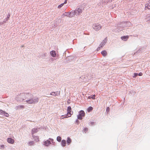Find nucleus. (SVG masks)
Instances as JSON below:
<instances>
[{"mask_svg": "<svg viewBox=\"0 0 150 150\" xmlns=\"http://www.w3.org/2000/svg\"><path fill=\"white\" fill-rule=\"evenodd\" d=\"M91 124L92 125H93L94 124V122H91Z\"/></svg>", "mask_w": 150, "mask_h": 150, "instance_id": "33", "label": "nucleus"}, {"mask_svg": "<svg viewBox=\"0 0 150 150\" xmlns=\"http://www.w3.org/2000/svg\"><path fill=\"white\" fill-rule=\"evenodd\" d=\"M67 113H69L70 112H71V108L70 106H68L67 108Z\"/></svg>", "mask_w": 150, "mask_h": 150, "instance_id": "13", "label": "nucleus"}, {"mask_svg": "<svg viewBox=\"0 0 150 150\" xmlns=\"http://www.w3.org/2000/svg\"><path fill=\"white\" fill-rule=\"evenodd\" d=\"M26 102L27 103L29 104H32L34 103L33 100L31 99L28 100H26Z\"/></svg>", "mask_w": 150, "mask_h": 150, "instance_id": "9", "label": "nucleus"}, {"mask_svg": "<svg viewBox=\"0 0 150 150\" xmlns=\"http://www.w3.org/2000/svg\"><path fill=\"white\" fill-rule=\"evenodd\" d=\"M138 75V74L137 73H134V76H133L134 77H135L137 76V75Z\"/></svg>", "mask_w": 150, "mask_h": 150, "instance_id": "29", "label": "nucleus"}, {"mask_svg": "<svg viewBox=\"0 0 150 150\" xmlns=\"http://www.w3.org/2000/svg\"><path fill=\"white\" fill-rule=\"evenodd\" d=\"M64 5V4L62 3L60 4V5H59L58 6V8H61Z\"/></svg>", "mask_w": 150, "mask_h": 150, "instance_id": "24", "label": "nucleus"}, {"mask_svg": "<svg viewBox=\"0 0 150 150\" xmlns=\"http://www.w3.org/2000/svg\"><path fill=\"white\" fill-rule=\"evenodd\" d=\"M62 118L63 119V117H62Z\"/></svg>", "mask_w": 150, "mask_h": 150, "instance_id": "37", "label": "nucleus"}, {"mask_svg": "<svg viewBox=\"0 0 150 150\" xmlns=\"http://www.w3.org/2000/svg\"><path fill=\"white\" fill-rule=\"evenodd\" d=\"M71 13H73L74 14V12H71L68 13L67 15L66 16H68L69 17H71L73 16H71Z\"/></svg>", "mask_w": 150, "mask_h": 150, "instance_id": "17", "label": "nucleus"}, {"mask_svg": "<svg viewBox=\"0 0 150 150\" xmlns=\"http://www.w3.org/2000/svg\"><path fill=\"white\" fill-rule=\"evenodd\" d=\"M67 0H65L64 2L63 3V4H66L67 3Z\"/></svg>", "mask_w": 150, "mask_h": 150, "instance_id": "31", "label": "nucleus"}, {"mask_svg": "<svg viewBox=\"0 0 150 150\" xmlns=\"http://www.w3.org/2000/svg\"><path fill=\"white\" fill-rule=\"evenodd\" d=\"M85 115V113L83 110H81L80 111L79 115L77 116V118L81 120L82 117H84Z\"/></svg>", "mask_w": 150, "mask_h": 150, "instance_id": "2", "label": "nucleus"}, {"mask_svg": "<svg viewBox=\"0 0 150 150\" xmlns=\"http://www.w3.org/2000/svg\"><path fill=\"white\" fill-rule=\"evenodd\" d=\"M101 54L103 56H105L107 55V52L105 50H104L101 52Z\"/></svg>", "mask_w": 150, "mask_h": 150, "instance_id": "16", "label": "nucleus"}, {"mask_svg": "<svg viewBox=\"0 0 150 150\" xmlns=\"http://www.w3.org/2000/svg\"><path fill=\"white\" fill-rule=\"evenodd\" d=\"M5 116L7 117H8L9 116V114L7 113H6Z\"/></svg>", "mask_w": 150, "mask_h": 150, "instance_id": "32", "label": "nucleus"}, {"mask_svg": "<svg viewBox=\"0 0 150 150\" xmlns=\"http://www.w3.org/2000/svg\"><path fill=\"white\" fill-rule=\"evenodd\" d=\"M32 131L33 133H34L37 132L38 131V130L37 129H33Z\"/></svg>", "mask_w": 150, "mask_h": 150, "instance_id": "20", "label": "nucleus"}, {"mask_svg": "<svg viewBox=\"0 0 150 150\" xmlns=\"http://www.w3.org/2000/svg\"><path fill=\"white\" fill-rule=\"evenodd\" d=\"M34 142L33 141H30L28 143V144L29 146H32L34 144Z\"/></svg>", "mask_w": 150, "mask_h": 150, "instance_id": "22", "label": "nucleus"}, {"mask_svg": "<svg viewBox=\"0 0 150 150\" xmlns=\"http://www.w3.org/2000/svg\"><path fill=\"white\" fill-rule=\"evenodd\" d=\"M73 114V112H70L69 113H67V114L65 116L64 118H67V116L68 117H71V115L72 114Z\"/></svg>", "mask_w": 150, "mask_h": 150, "instance_id": "10", "label": "nucleus"}, {"mask_svg": "<svg viewBox=\"0 0 150 150\" xmlns=\"http://www.w3.org/2000/svg\"><path fill=\"white\" fill-rule=\"evenodd\" d=\"M60 91L59 92H52L50 93V95L53 96H59L60 95Z\"/></svg>", "mask_w": 150, "mask_h": 150, "instance_id": "5", "label": "nucleus"}, {"mask_svg": "<svg viewBox=\"0 0 150 150\" xmlns=\"http://www.w3.org/2000/svg\"><path fill=\"white\" fill-rule=\"evenodd\" d=\"M93 109V108L92 107L90 106L87 109V111L88 112H90Z\"/></svg>", "mask_w": 150, "mask_h": 150, "instance_id": "19", "label": "nucleus"}, {"mask_svg": "<svg viewBox=\"0 0 150 150\" xmlns=\"http://www.w3.org/2000/svg\"><path fill=\"white\" fill-rule=\"evenodd\" d=\"M4 146L3 145H1L0 146V148L2 149V148H4Z\"/></svg>", "mask_w": 150, "mask_h": 150, "instance_id": "28", "label": "nucleus"}, {"mask_svg": "<svg viewBox=\"0 0 150 150\" xmlns=\"http://www.w3.org/2000/svg\"><path fill=\"white\" fill-rule=\"evenodd\" d=\"M62 139V138L61 137L58 136L57 137V140L58 141L60 142Z\"/></svg>", "mask_w": 150, "mask_h": 150, "instance_id": "23", "label": "nucleus"}, {"mask_svg": "<svg viewBox=\"0 0 150 150\" xmlns=\"http://www.w3.org/2000/svg\"><path fill=\"white\" fill-rule=\"evenodd\" d=\"M33 100L34 103H38V98H36Z\"/></svg>", "mask_w": 150, "mask_h": 150, "instance_id": "21", "label": "nucleus"}, {"mask_svg": "<svg viewBox=\"0 0 150 150\" xmlns=\"http://www.w3.org/2000/svg\"><path fill=\"white\" fill-rule=\"evenodd\" d=\"M145 8L146 9H150V0L149 1L145 4Z\"/></svg>", "mask_w": 150, "mask_h": 150, "instance_id": "6", "label": "nucleus"}, {"mask_svg": "<svg viewBox=\"0 0 150 150\" xmlns=\"http://www.w3.org/2000/svg\"><path fill=\"white\" fill-rule=\"evenodd\" d=\"M10 15H8V18H9V17H10Z\"/></svg>", "mask_w": 150, "mask_h": 150, "instance_id": "35", "label": "nucleus"}, {"mask_svg": "<svg viewBox=\"0 0 150 150\" xmlns=\"http://www.w3.org/2000/svg\"><path fill=\"white\" fill-rule=\"evenodd\" d=\"M148 19L150 21V16L149 17Z\"/></svg>", "mask_w": 150, "mask_h": 150, "instance_id": "34", "label": "nucleus"}, {"mask_svg": "<svg viewBox=\"0 0 150 150\" xmlns=\"http://www.w3.org/2000/svg\"><path fill=\"white\" fill-rule=\"evenodd\" d=\"M88 131V129L87 128H85L83 130V131L84 132L86 133V132H87Z\"/></svg>", "mask_w": 150, "mask_h": 150, "instance_id": "25", "label": "nucleus"}, {"mask_svg": "<svg viewBox=\"0 0 150 150\" xmlns=\"http://www.w3.org/2000/svg\"><path fill=\"white\" fill-rule=\"evenodd\" d=\"M71 142V139L70 137H68L67 140V143L68 145H69Z\"/></svg>", "mask_w": 150, "mask_h": 150, "instance_id": "14", "label": "nucleus"}, {"mask_svg": "<svg viewBox=\"0 0 150 150\" xmlns=\"http://www.w3.org/2000/svg\"><path fill=\"white\" fill-rule=\"evenodd\" d=\"M7 141L9 143L11 144H13L14 142V140L11 138H8L7 139Z\"/></svg>", "mask_w": 150, "mask_h": 150, "instance_id": "4", "label": "nucleus"}, {"mask_svg": "<svg viewBox=\"0 0 150 150\" xmlns=\"http://www.w3.org/2000/svg\"><path fill=\"white\" fill-rule=\"evenodd\" d=\"M129 36L128 35L124 36L121 37V39L124 40L126 41L128 39Z\"/></svg>", "mask_w": 150, "mask_h": 150, "instance_id": "7", "label": "nucleus"}, {"mask_svg": "<svg viewBox=\"0 0 150 150\" xmlns=\"http://www.w3.org/2000/svg\"><path fill=\"white\" fill-rule=\"evenodd\" d=\"M82 9L79 8H77L74 12V14H76L78 15H79L82 13Z\"/></svg>", "mask_w": 150, "mask_h": 150, "instance_id": "3", "label": "nucleus"}, {"mask_svg": "<svg viewBox=\"0 0 150 150\" xmlns=\"http://www.w3.org/2000/svg\"><path fill=\"white\" fill-rule=\"evenodd\" d=\"M96 96L95 95H94L93 96H88V99H91L92 98L93 99H95V97Z\"/></svg>", "mask_w": 150, "mask_h": 150, "instance_id": "18", "label": "nucleus"}, {"mask_svg": "<svg viewBox=\"0 0 150 150\" xmlns=\"http://www.w3.org/2000/svg\"><path fill=\"white\" fill-rule=\"evenodd\" d=\"M109 110H110L109 108V107H108L106 108V111L107 112H108L109 111Z\"/></svg>", "mask_w": 150, "mask_h": 150, "instance_id": "27", "label": "nucleus"}, {"mask_svg": "<svg viewBox=\"0 0 150 150\" xmlns=\"http://www.w3.org/2000/svg\"><path fill=\"white\" fill-rule=\"evenodd\" d=\"M63 117V116L62 115V116H61V117Z\"/></svg>", "mask_w": 150, "mask_h": 150, "instance_id": "36", "label": "nucleus"}, {"mask_svg": "<svg viewBox=\"0 0 150 150\" xmlns=\"http://www.w3.org/2000/svg\"><path fill=\"white\" fill-rule=\"evenodd\" d=\"M105 44V43L104 42L102 43L100 45V47H102L103 46H104Z\"/></svg>", "mask_w": 150, "mask_h": 150, "instance_id": "26", "label": "nucleus"}, {"mask_svg": "<svg viewBox=\"0 0 150 150\" xmlns=\"http://www.w3.org/2000/svg\"><path fill=\"white\" fill-rule=\"evenodd\" d=\"M66 141L65 140H62V145L63 146H66Z\"/></svg>", "mask_w": 150, "mask_h": 150, "instance_id": "11", "label": "nucleus"}, {"mask_svg": "<svg viewBox=\"0 0 150 150\" xmlns=\"http://www.w3.org/2000/svg\"><path fill=\"white\" fill-rule=\"evenodd\" d=\"M51 55L53 57H55L56 56V52L54 51L53 50L50 52Z\"/></svg>", "mask_w": 150, "mask_h": 150, "instance_id": "8", "label": "nucleus"}, {"mask_svg": "<svg viewBox=\"0 0 150 150\" xmlns=\"http://www.w3.org/2000/svg\"><path fill=\"white\" fill-rule=\"evenodd\" d=\"M50 142L48 140H47L44 142V144L46 146H48L49 144H50Z\"/></svg>", "mask_w": 150, "mask_h": 150, "instance_id": "15", "label": "nucleus"}, {"mask_svg": "<svg viewBox=\"0 0 150 150\" xmlns=\"http://www.w3.org/2000/svg\"><path fill=\"white\" fill-rule=\"evenodd\" d=\"M33 138L35 140L36 142H38L39 141V138L38 136H33Z\"/></svg>", "mask_w": 150, "mask_h": 150, "instance_id": "12", "label": "nucleus"}, {"mask_svg": "<svg viewBox=\"0 0 150 150\" xmlns=\"http://www.w3.org/2000/svg\"><path fill=\"white\" fill-rule=\"evenodd\" d=\"M94 29L96 31H98L102 28L101 25L98 23L95 24L93 26Z\"/></svg>", "mask_w": 150, "mask_h": 150, "instance_id": "1", "label": "nucleus"}, {"mask_svg": "<svg viewBox=\"0 0 150 150\" xmlns=\"http://www.w3.org/2000/svg\"><path fill=\"white\" fill-rule=\"evenodd\" d=\"M138 75L139 76H142V73L141 72H140L138 74Z\"/></svg>", "mask_w": 150, "mask_h": 150, "instance_id": "30", "label": "nucleus"}]
</instances>
